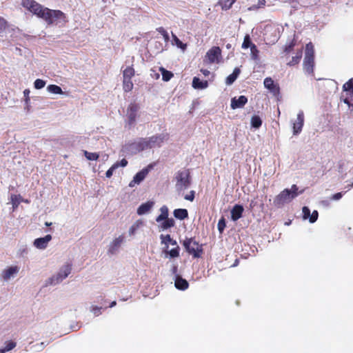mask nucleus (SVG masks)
<instances>
[{"label":"nucleus","mask_w":353,"mask_h":353,"mask_svg":"<svg viewBox=\"0 0 353 353\" xmlns=\"http://www.w3.org/2000/svg\"><path fill=\"white\" fill-rule=\"evenodd\" d=\"M159 70L161 71V74H162V79L164 81H170L172 77L174 76L173 73L170 71H168L167 70H165L164 68L163 67H161L159 68Z\"/></svg>","instance_id":"nucleus-29"},{"label":"nucleus","mask_w":353,"mask_h":353,"mask_svg":"<svg viewBox=\"0 0 353 353\" xmlns=\"http://www.w3.org/2000/svg\"><path fill=\"white\" fill-rule=\"evenodd\" d=\"M163 221V222L161 225V228L163 230L174 226L175 222L172 218H167Z\"/></svg>","instance_id":"nucleus-28"},{"label":"nucleus","mask_w":353,"mask_h":353,"mask_svg":"<svg viewBox=\"0 0 353 353\" xmlns=\"http://www.w3.org/2000/svg\"><path fill=\"white\" fill-rule=\"evenodd\" d=\"M18 271H19V268L17 266H11V267L8 268L7 270H4L3 272V279L4 280L9 279L14 274L17 273Z\"/></svg>","instance_id":"nucleus-23"},{"label":"nucleus","mask_w":353,"mask_h":353,"mask_svg":"<svg viewBox=\"0 0 353 353\" xmlns=\"http://www.w3.org/2000/svg\"><path fill=\"white\" fill-rule=\"evenodd\" d=\"M161 214L156 218V221L157 223L161 222L163 220L168 218L169 210L166 205H163L160 208Z\"/></svg>","instance_id":"nucleus-26"},{"label":"nucleus","mask_w":353,"mask_h":353,"mask_svg":"<svg viewBox=\"0 0 353 353\" xmlns=\"http://www.w3.org/2000/svg\"><path fill=\"white\" fill-rule=\"evenodd\" d=\"M119 168V162L114 163L106 172L105 176L108 178H110L113 172Z\"/></svg>","instance_id":"nucleus-38"},{"label":"nucleus","mask_w":353,"mask_h":353,"mask_svg":"<svg viewBox=\"0 0 353 353\" xmlns=\"http://www.w3.org/2000/svg\"><path fill=\"white\" fill-rule=\"evenodd\" d=\"M303 67L305 73L308 74H314V48L312 42L307 43L305 46Z\"/></svg>","instance_id":"nucleus-4"},{"label":"nucleus","mask_w":353,"mask_h":353,"mask_svg":"<svg viewBox=\"0 0 353 353\" xmlns=\"http://www.w3.org/2000/svg\"><path fill=\"white\" fill-rule=\"evenodd\" d=\"M259 50H258L256 45H253L250 48V56L252 59L254 61H256L259 59Z\"/></svg>","instance_id":"nucleus-33"},{"label":"nucleus","mask_w":353,"mask_h":353,"mask_svg":"<svg viewBox=\"0 0 353 353\" xmlns=\"http://www.w3.org/2000/svg\"><path fill=\"white\" fill-rule=\"evenodd\" d=\"M225 226H226V225H225V219L223 217H222L221 219H219V221L218 222V225H217L218 230L220 232V233L223 232Z\"/></svg>","instance_id":"nucleus-42"},{"label":"nucleus","mask_w":353,"mask_h":353,"mask_svg":"<svg viewBox=\"0 0 353 353\" xmlns=\"http://www.w3.org/2000/svg\"><path fill=\"white\" fill-rule=\"evenodd\" d=\"M253 45L255 44L252 42L250 36L248 34H245L243 39V42L242 43L241 48L243 49H247L248 48H251Z\"/></svg>","instance_id":"nucleus-30"},{"label":"nucleus","mask_w":353,"mask_h":353,"mask_svg":"<svg viewBox=\"0 0 353 353\" xmlns=\"http://www.w3.org/2000/svg\"><path fill=\"white\" fill-rule=\"evenodd\" d=\"M302 55H303V50H302V48H300L296 50L294 56L292 57L291 59H289L287 60L286 64L290 67H292V66L298 65L301 61Z\"/></svg>","instance_id":"nucleus-16"},{"label":"nucleus","mask_w":353,"mask_h":353,"mask_svg":"<svg viewBox=\"0 0 353 353\" xmlns=\"http://www.w3.org/2000/svg\"><path fill=\"white\" fill-rule=\"evenodd\" d=\"M176 180V187L179 190H185L189 188L191 184V176L189 169L179 170L174 177Z\"/></svg>","instance_id":"nucleus-6"},{"label":"nucleus","mask_w":353,"mask_h":353,"mask_svg":"<svg viewBox=\"0 0 353 353\" xmlns=\"http://www.w3.org/2000/svg\"><path fill=\"white\" fill-rule=\"evenodd\" d=\"M236 0H224L223 4L222 5V8L223 9H230L232 5L235 3Z\"/></svg>","instance_id":"nucleus-43"},{"label":"nucleus","mask_w":353,"mask_h":353,"mask_svg":"<svg viewBox=\"0 0 353 353\" xmlns=\"http://www.w3.org/2000/svg\"><path fill=\"white\" fill-rule=\"evenodd\" d=\"M72 270V265L67 263L66 265H63L58 272L57 275L56 276H54L51 279L52 283H57L61 281H63L64 279H65L71 272Z\"/></svg>","instance_id":"nucleus-7"},{"label":"nucleus","mask_w":353,"mask_h":353,"mask_svg":"<svg viewBox=\"0 0 353 353\" xmlns=\"http://www.w3.org/2000/svg\"><path fill=\"white\" fill-rule=\"evenodd\" d=\"M154 202L152 201H148L146 203H142L137 209V214L139 215H143L149 212L153 208Z\"/></svg>","instance_id":"nucleus-18"},{"label":"nucleus","mask_w":353,"mask_h":353,"mask_svg":"<svg viewBox=\"0 0 353 353\" xmlns=\"http://www.w3.org/2000/svg\"><path fill=\"white\" fill-rule=\"evenodd\" d=\"M123 79H132L135 75V70L133 65L126 67L122 72Z\"/></svg>","instance_id":"nucleus-21"},{"label":"nucleus","mask_w":353,"mask_h":353,"mask_svg":"<svg viewBox=\"0 0 353 353\" xmlns=\"http://www.w3.org/2000/svg\"><path fill=\"white\" fill-rule=\"evenodd\" d=\"M83 154L85 157L87 158V159L90 161H96L99 159V154L96 152H89L86 150L83 152Z\"/></svg>","instance_id":"nucleus-35"},{"label":"nucleus","mask_w":353,"mask_h":353,"mask_svg":"<svg viewBox=\"0 0 353 353\" xmlns=\"http://www.w3.org/2000/svg\"><path fill=\"white\" fill-rule=\"evenodd\" d=\"M7 26V21L3 17H0V34L6 30Z\"/></svg>","instance_id":"nucleus-44"},{"label":"nucleus","mask_w":353,"mask_h":353,"mask_svg":"<svg viewBox=\"0 0 353 353\" xmlns=\"http://www.w3.org/2000/svg\"><path fill=\"white\" fill-rule=\"evenodd\" d=\"M171 245H175L176 247L177 245V243L175 240H174L173 239H171V241L169 242Z\"/></svg>","instance_id":"nucleus-54"},{"label":"nucleus","mask_w":353,"mask_h":353,"mask_svg":"<svg viewBox=\"0 0 353 353\" xmlns=\"http://www.w3.org/2000/svg\"><path fill=\"white\" fill-rule=\"evenodd\" d=\"M264 86L268 89L274 95L277 96L279 94L280 88L277 84H275L274 81L270 77H267L264 79Z\"/></svg>","instance_id":"nucleus-11"},{"label":"nucleus","mask_w":353,"mask_h":353,"mask_svg":"<svg viewBox=\"0 0 353 353\" xmlns=\"http://www.w3.org/2000/svg\"><path fill=\"white\" fill-rule=\"evenodd\" d=\"M298 187L296 185H292L291 190L285 189L281 191L274 199V205L280 208L285 203L290 202L293 199L298 196Z\"/></svg>","instance_id":"nucleus-3"},{"label":"nucleus","mask_w":353,"mask_h":353,"mask_svg":"<svg viewBox=\"0 0 353 353\" xmlns=\"http://www.w3.org/2000/svg\"><path fill=\"white\" fill-rule=\"evenodd\" d=\"M221 50L218 46H214L210 48L206 53V57L210 63H212L219 61V58L221 57Z\"/></svg>","instance_id":"nucleus-10"},{"label":"nucleus","mask_w":353,"mask_h":353,"mask_svg":"<svg viewBox=\"0 0 353 353\" xmlns=\"http://www.w3.org/2000/svg\"><path fill=\"white\" fill-rule=\"evenodd\" d=\"M123 90L125 92H129L132 90L134 88L132 79H123L122 82Z\"/></svg>","instance_id":"nucleus-27"},{"label":"nucleus","mask_w":353,"mask_h":353,"mask_svg":"<svg viewBox=\"0 0 353 353\" xmlns=\"http://www.w3.org/2000/svg\"><path fill=\"white\" fill-rule=\"evenodd\" d=\"M201 72L206 77L210 74V71L207 69H201Z\"/></svg>","instance_id":"nucleus-52"},{"label":"nucleus","mask_w":353,"mask_h":353,"mask_svg":"<svg viewBox=\"0 0 353 353\" xmlns=\"http://www.w3.org/2000/svg\"><path fill=\"white\" fill-rule=\"evenodd\" d=\"M45 225H46V226H50V225H52V223L46 222Z\"/></svg>","instance_id":"nucleus-60"},{"label":"nucleus","mask_w":353,"mask_h":353,"mask_svg":"<svg viewBox=\"0 0 353 353\" xmlns=\"http://www.w3.org/2000/svg\"><path fill=\"white\" fill-rule=\"evenodd\" d=\"M118 162H119V166L125 167L128 165V161L125 159H123L120 161H118Z\"/></svg>","instance_id":"nucleus-51"},{"label":"nucleus","mask_w":353,"mask_h":353,"mask_svg":"<svg viewBox=\"0 0 353 353\" xmlns=\"http://www.w3.org/2000/svg\"><path fill=\"white\" fill-rule=\"evenodd\" d=\"M318 216V212L316 210L313 211V212L312 213V214H310V222L314 223L317 220Z\"/></svg>","instance_id":"nucleus-48"},{"label":"nucleus","mask_w":353,"mask_h":353,"mask_svg":"<svg viewBox=\"0 0 353 353\" xmlns=\"http://www.w3.org/2000/svg\"><path fill=\"white\" fill-rule=\"evenodd\" d=\"M34 85L36 89H41L46 85V81L42 79H37L35 80Z\"/></svg>","instance_id":"nucleus-41"},{"label":"nucleus","mask_w":353,"mask_h":353,"mask_svg":"<svg viewBox=\"0 0 353 353\" xmlns=\"http://www.w3.org/2000/svg\"><path fill=\"white\" fill-rule=\"evenodd\" d=\"M172 272H173L174 274L176 273V272H177V267L176 265L173 266Z\"/></svg>","instance_id":"nucleus-56"},{"label":"nucleus","mask_w":353,"mask_h":353,"mask_svg":"<svg viewBox=\"0 0 353 353\" xmlns=\"http://www.w3.org/2000/svg\"><path fill=\"white\" fill-rule=\"evenodd\" d=\"M172 39L176 46L182 50H185L187 47L185 43H183L175 34H172Z\"/></svg>","instance_id":"nucleus-37"},{"label":"nucleus","mask_w":353,"mask_h":353,"mask_svg":"<svg viewBox=\"0 0 353 353\" xmlns=\"http://www.w3.org/2000/svg\"><path fill=\"white\" fill-rule=\"evenodd\" d=\"M174 285L175 287L180 290H185L188 289L189 286L188 282L179 276H176Z\"/></svg>","instance_id":"nucleus-20"},{"label":"nucleus","mask_w":353,"mask_h":353,"mask_svg":"<svg viewBox=\"0 0 353 353\" xmlns=\"http://www.w3.org/2000/svg\"><path fill=\"white\" fill-rule=\"evenodd\" d=\"M296 45V40L294 37L293 39L290 43H288L284 46L281 58L285 59V61L289 59L290 54L294 50V48Z\"/></svg>","instance_id":"nucleus-14"},{"label":"nucleus","mask_w":353,"mask_h":353,"mask_svg":"<svg viewBox=\"0 0 353 353\" xmlns=\"http://www.w3.org/2000/svg\"><path fill=\"white\" fill-rule=\"evenodd\" d=\"M343 196L342 192H338L334 194H333L331 197L332 200H339Z\"/></svg>","instance_id":"nucleus-50"},{"label":"nucleus","mask_w":353,"mask_h":353,"mask_svg":"<svg viewBox=\"0 0 353 353\" xmlns=\"http://www.w3.org/2000/svg\"><path fill=\"white\" fill-rule=\"evenodd\" d=\"M123 240L124 236L123 235H121L118 238H116L110 244L109 252L113 254L120 247Z\"/></svg>","instance_id":"nucleus-19"},{"label":"nucleus","mask_w":353,"mask_h":353,"mask_svg":"<svg viewBox=\"0 0 353 353\" xmlns=\"http://www.w3.org/2000/svg\"><path fill=\"white\" fill-rule=\"evenodd\" d=\"M168 133L153 135L149 138H141L133 143L134 148L139 152L154 147H161L162 143L168 139Z\"/></svg>","instance_id":"nucleus-2"},{"label":"nucleus","mask_w":353,"mask_h":353,"mask_svg":"<svg viewBox=\"0 0 353 353\" xmlns=\"http://www.w3.org/2000/svg\"><path fill=\"white\" fill-rule=\"evenodd\" d=\"M157 30L163 36L164 41L165 42L169 41V40H170L169 34H168V32L163 27L158 28L157 29Z\"/></svg>","instance_id":"nucleus-39"},{"label":"nucleus","mask_w":353,"mask_h":353,"mask_svg":"<svg viewBox=\"0 0 353 353\" xmlns=\"http://www.w3.org/2000/svg\"><path fill=\"white\" fill-rule=\"evenodd\" d=\"M194 196H195V192L194 190H192V191L190 192V193L188 194H186L184 196V199L185 200H188V201H193L194 199Z\"/></svg>","instance_id":"nucleus-47"},{"label":"nucleus","mask_w":353,"mask_h":353,"mask_svg":"<svg viewBox=\"0 0 353 353\" xmlns=\"http://www.w3.org/2000/svg\"><path fill=\"white\" fill-rule=\"evenodd\" d=\"M160 239L161 240L162 244H167L168 243L171 241V239H172L170 234H167V235L161 234Z\"/></svg>","instance_id":"nucleus-45"},{"label":"nucleus","mask_w":353,"mask_h":353,"mask_svg":"<svg viewBox=\"0 0 353 353\" xmlns=\"http://www.w3.org/2000/svg\"><path fill=\"white\" fill-rule=\"evenodd\" d=\"M15 347H16L15 342H14L12 341H8V342H6V347L3 349H0V353H6V352H8V351L12 350Z\"/></svg>","instance_id":"nucleus-34"},{"label":"nucleus","mask_w":353,"mask_h":353,"mask_svg":"<svg viewBox=\"0 0 353 353\" xmlns=\"http://www.w3.org/2000/svg\"><path fill=\"white\" fill-rule=\"evenodd\" d=\"M240 73H241L240 68H235L233 70V72L226 78L225 83L227 85H232L236 81V79L238 78Z\"/></svg>","instance_id":"nucleus-22"},{"label":"nucleus","mask_w":353,"mask_h":353,"mask_svg":"<svg viewBox=\"0 0 353 353\" xmlns=\"http://www.w3.org/2000/svg\"><path fill=\"white\" fill-rule=\"evenodd\" d=\"M101 308L99 307H95V308H93V311L94 312V314H97V312H95V310H97V311L99 312Z\"/></svg>","instance_id":"nucleus-59"},{"label":"nucleus","mask_w":353,"mask_h":353,"mask_svg":"<svg viewBox=\"0 0 353 353\" xmlns=\"http://www.w3.org/2000/svg\"><path fill=\"white\" fill-rule=\"evenodd\" d=\"M192 86L197 89H204L208 86L207 81H201L198 77H194L192 80Z\"/></svg>","instance_id":"nucleus-24"},{"label":"nucleus","mask_w":353,"mask_h":353,"mask_svg":"<svg viewBox=\"0 0 353 353\" xmlns=\"http://www.w3.org/2000/svg\"><path fill=\"white\" fill-rule=\"evenodd\" d=\"M141 224L142 222L141 221H137L136 223H134L129 230L130 234L133 235Z\"/></svg>","instance_id":"nucleus-40"},{"label":"nucleus","mask_w":353,"mask_h":353,"mask_svg":"<svg viewBox=\"0 0 353 353\" xmlns=\"http://www.w3.org/2000/svg\"><path fill=\"white\" fill-rule=\"evenodd\" d=\"M304 123V114L300 111L297 114L296 121L293 123V133L297 134L302 130Z\"/></svg>","instance_id":"nucleus-12"},{"label":"nucleus","mask_w":353,"mask_h":353,"mask_svg":"<svg viewBox=\"0 0 353 353\" xmlns=\"http://www.w3.org/2000/svg\"><path fill=\"white\" fill-rule=\"evenodd\" d=\"M23 94H24V96L27 98L29 97V94H30V90H28V89H26L24 91H23Z\"/></svg>","instance_id":"nucleus-53"},{"label":"nucleus","mask_w":353,"mask_h":353,"mask_svg":"<svg viewBox=\"0 0 353 353\" xmlns=\"http://www.w3.org/2000/svg\"><path fill=\"white\" fill-rule=\"evenodd\" d=\"M247 102L248 98L244 95H241L238 99L236 97L232 98L231 100L230 106L233 110L241 108L247 103Z\"/></svg>","instance_id":"nucleus-15"},{"label":"nucleus","mask_w":353,"mask_h":353,"mask_svg":"<svg viewBox=\"0 0 353 353\" xmlns=\"http://www.w3.org/2000/svg\"><path fill=\"white\" fill-rule=\"evenodd\" d=\"M152 168V165H149L147 168L142 169L137 172L134 176L133 179L130 182L129 186L134 187L135 184H139L148 175L150 170Z\"/></svg>","instance_id":"nucleus-8"},{"label":"nucleus","mask_w":353,"mask_h":353,"mask_svg":"<svg viewBox=\"0 0 353 353\" xmlns=\"http://www.w3.org/2000/svg\"><path fill=\"white\" fill-rule=\"evenodd\" d=\"M303 212V216L304 219H310V210L306 207L304 206L302 210Z\"/></svg>","instance_id":"nucleus-46"},{"label":"nucleus","mask_w":353,"mask_h":353,"mask_svg":"<svg viewBox=\"0 0 353 353\" xmlns=\"http://www.w3.org/2000/svg\"><path fill=\"white\" fill-rule=\"evenodd\" d=\"M47 90L48 92L53 93V94H63V91H62V89L61 88V87H59V85H54V84L49 85L47 87Z\"/></svg>","instance_id":"nucleus-31"},{"label":"nucleus","mask_w":353,"mask_h":353,"mask_svg":"<svg viewBox=\"0 0 353 353\" xmlns=\"http://www.w3.org/2000/svg\"><path fill=\"white\" fill-rule=\"evenodd\" d=\"M259 3L261 5L264 6L265 3V0H262V1H259Z\"/></svg>","instance_id":"nucleus-58"},{"label":"nucleus","mask_w":353,"mask_h":353,"mask_svg":"<svg viewBox=\"0 0 353 353\" xmlns=\"http://www.w3.org/2000/svg\"><path fill=\"white\" fill-rule=\"evenodd\" d=\"M175 218L179 220H183L188 217V212L186 209L179 208L173 212Z\"/></svg>","instance_id":"nucleus-25"},{"label":"nucleus","mask_w":353,"mask_h":353,"mask_svg":"<svg viewBox=\"0 0 353 353\" xmlns=\"http://www.w3.org/2000/svg\"><path fill=\"white\" fill-rule=\"evenodd\" d=\"M251 125L254 128H259L262 125V121L259 116H253L251 118Z\"/></svg>","instance_id":"nucleus-32"},{"label":"nucleus","mask_w":353,"mask_h":353,"mask_svg":"<svg viewBox=\"0 0 353 353\" xmlns=\"http://www.w3.org/2000/svg\"><path fill=\"white\" fill-rule=\"evenodd\" d=\"M186 252L193 258H199L203 254L202 245H200L194 238H185L183 243Z\"/></svg>","instance_id":"nucleus-5"},{"label":"nucleus","mask_w":353,"mask_h":353,"mask_svg":"<svg viewBox=\"0 0 353 353\" xmlns=\"http://www.w3.org/2000/svg\"><path fill=\"white\" fill-rule=\"evenodd\" d=\"M343 102H344L345 103H346L347 105H348L349 106L352 105L350 103V101L348 100V99H345L343 100Z\"/></svg>","instance_id":"nucleus-55"},{"label":"nucleus","mask_w":353,"mask_h":353,"mask_svg":"<svg viewBox=\"0 0 353 353\" xmlns=\"http://www.w3.org/2000/svg\"><path fill=\"white\" fill-rule=\"evenodd\" d=\"M21 199V196L20 195H12L11 196V200H12V202L13 203V205H17L20 202L19 201V199Z\"/></svg>","instance_id":"nucleus-49"},{"label":"nucleus","mask_w":353,"mask_h":353,"mask_svg":"<svg viewBox=\"0 0 353 353\" xmlns=\"http://www.w3.org/2000/svg\"><path fill=\"white\" fill-rule=\"evenodd\" d=\"M139 109V106L136 103H130L127 108V117L130 125H132L136 121L137 112Z\"/></svg>","instance_id":"nucleus-9"},{"label":"nucleus","mask_w":353,"mask_h":353,"mask_svg":"<svg viewBox=\"0 0 353 353\" xmlns=\"http://www.w3.org/2000/svg\"><path fill=\"white\" fill-rule=\"evenodd\" d=\"M117 304V302L115 301H112L110 305V307H112L114 306H115Z\"/></svg>","instance_id":"nucleus-57"},{"label":"nucleus","mask_w":353,"mask_h":353,"mask_svg":"<svg viewBox=\"0 0 353 353\" xmlns=\"http://www.w3.org/2000/svg\"><path fill=\"white\" fill-rule=\"evenodd\" d=\"M348 188H353V182L351 184L348 185Z\"/></svg>","instance_id":"nucleus-61"},{"label":"nucleus","mask_w":353,"mask_h":353,"mask_svg":"<svg viewBox=\"0 0 353 353\" xmlns=\"http://www.w3.org/2000/svg\"><path fill=\"white\" fill-rule=\"evenodd\" d=\"M244 211L243 207L241 205L236 204L231 210V219L236 221L242 217Z\"/></svg>","instance_id":"nucleus-17"},{"label":"nucleus","mask_w":353,"mask_h":353,"mask_svg":"<svg viewBox=\"0 0 353 353\" xmlns=\"http://www.w3.org/2000/svg\"><path fill=\"white\" fill-rule=\"evenodd\" d=\"M179 252L180 248L179 245H176L174 248L166 251V253L168 254L171 258H176L179 256Z\"/></svg>","instance_id":"nucleus-36"},{"label":"nucleus","mask_w":353,"mask_h":353,"mask_svg":"<svg viewBox=\"0 0 353 353\" xmlns=\"http://www.w3.org/2000/svg\"><path fill=\"white\" fill-rule=\"evenodd\" d=\"M21 6L38 18L44 20L48 26L61 22L65 24L68 22L65 14L61 10L46 8L35 0H21Z\"/></svg>","instance_id":"nucleus-1"},{"label":"nucleus","mask_w":353,"mask_h":353,"mask_svg":"<svg viewBox=\"0 0 353 353\" xmlns=\"http://www.w3.org/2000/svg\"><path fill=\"white\" fill-rule=\"evenodd\" d=\"M52 240V236L47 234L44 237L37 238L34 241L33 245L38 249L43 250L47 248L48 243Z\"/></svg>","instance_id":"nucleus-13"}]
</instances>
